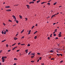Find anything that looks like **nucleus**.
I'll return each instance as SVG.
<instances>
[{
  "instance_id": "obj_1",
  "label": "nucleus",
  "mask_w": 65,
  "mask_h": 65,
  "mask_svg": "<svg viewBox=\"0 0 65 65\" xmlns=\"http://www.w3.org/2000/svg\"><path fill=\"white\" fill-rule=\"evenodd\" d=\"M26 6H27V8L29 9L30 8V6L28 5H26Z\"/></svg>"
},
{
  "instance_id": "obj_2",
  "label": "nucleus",
  "mask_w": 65,
  "mask_h": 65,
  "mask_svg": "<svg viewBox=\"0 0 65 65\" xmlns=\"http://www.w3.org/2000/svg\"><path fill=\"white\" fill-rule=\"evenodd\" d=\"M7 58V57L5 56V57H3L2 58H3V59H5V58Z\"/></svg>"
},
{
  "instance_id": "obj_3",
  "label": "nucleus",
  "mask_w": 65,
  "mask_h": 65,
  "mask_svg": "<svg viewBox=\"0 0 65 65\" xmlns=\"http://www.w3.org/2000/svg\"><path fill=\"white\" fill-rule=\"evenodd\" d=\"M11 10L10 9H8L7 10V11H11Z\"/></svg>"
},
{
  "instance_id": "obj_4",
  "label": "nucleus",
  "mask_w": 65,
  "mask_h": 65,
  "mask_svg": "<svg viewBox=\"0 0 65 65\" xmlns=\"http://www.w3.org/2000/svg\"><path fill=\"white\" fill-rule=\"evenodd\" d=\"M12 17H13V19H15V17L14 15H13Z\"/></svg>"
},
{
  "instance_id": "obj_5",
  "label": "nucleus",
  "mask_w": 65,
  "mask_h": 65,
  "mask_svg": "<svg viewBox=\"0 0 65 65\" xmlns=\"http://www.w3.org/2000/svg\"><path fill=\"white\" fill-rule=\"evenodd\" d=\"M14 39L15 40H17V39H18V38H17L16 37H15V38H14Z\"/></svg>"
},
{
  "instance_id": "obj_6",
  "label": "nucleus",
  "mask_w": 65,
  "mask_h": 65,
  "mask_svg": "<svg viewBox=\"0 0 65 65\" xmlns=\"http://www.w3.org/2000/svg\"><path fill=\"white\" fill-rule=\"evenodd\" d=\"M9 7H10L9 6H5V8H9Z\"/></svg>"
},
{
  "instance_id": "obj_7",
  "label": "nucleus",
  "mask_w": 65,
  "mask_h": 65,
  "mask_svg": "<svg viewBox=\"0 0 65 65\" xmlns=\"http://www.w3.org/2000/svg\"><path fill=\"white\" fill-rule=\"evenodd\" d=\"M19 16L20 17V19H22V16H21V15H19Z\"/></svg>"
},
{
  "instance_id": "obj_8",
  "label": "nucleus",
  "mask_w": 65,
  "mask_h": 65,
  "mask_svg": "<svg viewBox=\"0 0 65 65\" xmlns=\"http://www.w3.org/2000/svg\"><path fill=\"white\" fill-rule=\"evenodd\" d=\"M46 3V2H43L41 3V4H44V3Z\"/></svg>"
},
{
  "instance_id": "obj_9",
  "label": "nucleus",
  "mask_w": 65,
  "mask_h": 65,
  "mask_svg": "<svg viewBox=\"0 0 65 65\" xmlns=\"http://www.w3.org/2000/svg\"><path fill=\"white\" fill-rule=\"evenodd\" d=\"M57 2H55V3H54V5H56V4H57Z\"/></svg>"
},
{
  "instance_id": "obj_10",
  "label": "nucleus",
  "mask_w": 65,
  "mask_h": 65,
  "mask_svg": "<svg viewBox=\"0 0 65 65\" xmlns=\"http://www.w3.org/2000/svg\"><path fill=\"white\" fill-rule=\"evenodd\" d=\"M6 41V40H3L2 41V42H4V41Z\"/></svg>"
},
{
  "instance_id": "obj_11",
  "label": "nucleus",
  "mask_w": 65,
  "mask_h": 65,
  "mask_svg": "<svg viewBox=\"0 0 65 65\" xmlns=\"http://www.w3.org/2000/svg\"><path fill=\"white\" fill-rule=\"evenodd\" d=\"M24 31V30L23 29L21 32V33H23V31Z\"/></svg>"
},
{
  "instance_id": "obj_12",
  "label": "nucleus",
  "mask_w": 65,
  "mask_h": 65,
  "mask_svg": "<svg viewBox=\"0 0 65 65\" xmlns=\"http://www.w3.org/2000/svg\"><path fill=\"white\" fill-rule=\"evenodd\" d=\"M31 52H32L31 51H30L29 52L28 54V55H30V54H31Z\"/></svg>"
},
{
  "instance_id": "obj_13",
  "label": "nucleus",
  "mask_w": 65,
  "mask_h": 65,
  "mask_svg": "<svg viewBox=\"0 0 65 65\" xmlns=\"http://www.w3.org/2000/svg\"><path fill=\"white\" fill-rule=\"evenodd\" d=\"M36 38H37V36H35V37L34 39H36Z\"/></svg>"
},
{
  "instance_id": "obj_14",
  "label": "nucleus",
  "mask_w": 65,
  "mask_h": 65,
  "mask_svg": "<svg viewBox=\"0 0 65 65\" xmlns=\"http://www.w3.org/2000/svg\"><path fill=\"white\" fill-rule=\"evenodd\" d=\"M16 23H17V24L18 23V22H19V21H18V20H16Z\"/></svg>"
},
{
  "instance_id": "obj_15",
  "label": "nucleus",
  "mask_w": 65,
  "mask_h": 65,
  "mask_svg": "<svg viewBox=\"0 0 65 65\" xmlns=\"http://www.w3.org/2000/svg\"><path fill=\"white\" fill-rule=\"evenodd\" d=\"M40 1V0H38V1H37V3H38V2H39Z\"/></svg>"
},
{
  "instance_id": "obj_16",
  "label": "nucleus",
  "mask_w": 65,
  "mask_h": 65,
  "mask_svg": "<svg viewBox=\"0 0 65 65\" xmlns=\"http://www.w3.org/2000/svg\"><path fill=\"white\" fill-rule=\"evenodd\" d=\"M30 46V44H28L27 45V46Z\"/></svg>"
},
{
  "instance_id": "obj_17",
  "label": "nucleus",
  "mask_w": 65,
  "mask_h": 65,
  "mask_svg": "<svg viewBox=\"0 0 65 65\" xmlns=\"http://www.w3.org/2000/svg\"><path fill=\"white\" fill-rule=\"evenodd\" d=\"M50 53H53V50H51L50 51Z\"/></svg>"
},
{
  "instance_id": "obj_18",
  "label": "nucleus",
  "mask_w": 65,
  "mask_h": 65,
  "mask_svg": "<svg viewBox=\"0 0 65 65\" xmlns=\"http://www.w3.org/2000/svg\"><path fill=\"white\" fill-rule=\"evenodd\" d=\"M4 34H6V31H5L4 32Z\"/></svg>"
},
{
  "instance_id": "obj_19",
  "label": "nucleus",
  "mask_w": 65,
  "mask_h": 65,
  "mask_svg": "<svg viewBox=\"0 0 65 65\" xmlns=\"http://www.w3.org/2000/svg\"><path fill=\"white\" fill-rule=\"evenodd\" d=\"M37 31H36L35 32H34V34H36V33H37Z\"/></svg>"
},
{
  "instance_id": "obj_20",
  "label": "nucleus",
  "mask_w": 65,
  "mask_h": 65,
  "mask_svg": "<svg viewBox=\"0 0 65 65\" xmlns=\"http://www.w3.org/2000/svg\"><path fill=\"white\" fill-rule=\"evenodd\" d=\"M15 44H16V43H15V44H13V45H12V46H14Z\"/></svg>"
},
{
  "instance_id": "obj_21",
  "label": "nucleus",
  "mask_w": 65,
  "mask_h": 65,
  "mask_svg": "<svg viewBox=\"0 0 65 65\" xmlns=\"http://www.w3.org/2000/svg\"><path fill=\"white\" fill-rule=\"evenodd\" d=\"M9 22H12V21H11V20H9Z\"/></svg>"
},
{
  "instance_id": "obj_22",
  "label": "nucleus",
  "mask_w": 65,
  "mask_h": 65,
  "mask_svg": "<svg viewBox=\"0 0 65 65\" xmlns=\"http://www.w3.org/2000/svg\"><path fill=\"white\" fill-rule=\"evenodd\" d=\"M14 59V60H18V59H17L16 58H15Z\"/></svg>"
},
{
  "instance_id": "obj_23",
  "label": "nucleus",
  "mask_w": 65,
  "mask_h": 65,
  "mask_svg": "<svg viewBox=\"0 0 65 65\" xmlns=\"http://www.w3.org/2000/svg\"><path fill=\"white\" fill-rule=\"evenodd\" d=\"M2 60H3L4 61H5V60L4 59V58H2Z\"/></svg>"
},
{
  "instance_id": "obj_24",
  "label": "nucleus",
  "mask_w": 65,
  "mask_h": 65,
  "mask_svg": "<svg viewBox=\"0 0 65 65\" xmlns=\"http://www.w3.org/2000/svg\"><path fill=\"white\" fill-rule=\"evenodd\" d=\"M28 49L26 50L25 51V52H28Z\"/></svg>"
},
{
  "instance_id": "obj_25",
  "label": "nucleus",
  "mask_w": 65,
  "mask_h": 65,
  "mask_svg": "<svg viewBox=\"0 0 65 65\" xmlns=\"http://www.w3.org/2000/svg\"><path fill=\"white\" fill-rule=\"evenodd\" d=\"M31 62L32 63H33V62H34V61H31Z\"/></svg>"
},
{
  "instance_id": "obj_26",
  "label": "nucleus",
  "mask_w": 65,
  "mask_h": 65,
  "mask_svg": "<svg viewBox=\"0 0 65 65\" xmlns=\"http://www.w3.org/2000/svg\"><path fill=\"white\" fill-rule=\"evenodd\" d=\"M53 35L54 36H56V34H55Z\"/></svg>"
},
{
  "instance_id": "obj_27",
  "label": "nucleus",
  "mask_w": 65,
  "mask_h": 65,
  "mask_svg": "<svg viewBox=\"0 0 65 65\" xmlns=\"http://www.w3.org/2000/svg\"><path fill=\"white\" fill-rule=\"evenodd\" d=\"M2 33L3 34H4V32H3V31H2Z\"/></svg>"
},
{
  "instance_id": "obj_28",
  "label": "nucleus",
  "mask_w": 65,
  "mask_h": 65,
  "mask_svg": "<svg viewBox=\"0 0 65 65\" xmlns=\"http://www.w3.org/2000/svg\"><path fill=\"white\" fill-rule=\"evenodd\" d=\"M21 45H25V44H22Z\"/></svg>"
},
{
  "instance_id": "obj_29",
  "label": "nucleus",
  "mask_w": 65,
  "mask_h": 65,
  "mask_svg": "<svg viewBox=\"0 0 65 65\" xmlns=\"http://www.w3.org/2000/svg\"><path fill=\"white\" fill-rule=\"evenodd\" d=\"M47 4H48V5H50V3H48Z\"/></svg>"
},
{
  "instance_id": "obj_30",
  "label": "nucleus",
  "mask_w": 65,
  "mask_h": 65,
  "mask_svg": "<svg viewBox=\"0 0 65 65\" xmlns=\"http://www.w3.org/2000/svg\"><path fill=\"white\" fill-rule=\"evenodd\" d=\"M63 62V61L62 60L60 62V63H62Z\"/></svg>"
},
{
  "instance_id": "obj_31",
  "label": "nucleus",
  "mask_w": 65,
  "mask_h": 65,
  "mask_svg": "<svg viewBox=\"0 0 65 65\" xmlns=\"http://www.w3.org/2000/svg\"><path fill=\"white\" fill-rule=\"evenodd\" d=\"M52 34H51L50 35V37H52Z\"/></svg>"
},
{
  "instance_id": "obj_32",
  "label": "nucleus",
  "mask_w": 65,
  "mask_h": 65,
  "mask_svg": "<svg viewBox=\"0 0 65 65\" xmlns=\"http://www.w3.org/2000/svg\"><path fill=\"white\" fill-rule=\"evenodd\" d=\"M32 55H33V56H35V53H34V54H32Z\"/></svg>"
},
{
  "instance_id": "obj_33",
  "label": "nucleus",
  "mask_w": 65,
  "mask_h": 65,
  "mask_svg": "<svg viewBox=\"0 0 65 65\" xmlns=\"http://www.w3.org/2000/svg\"><path fill=\"white\" fill-rule=\"evenodd\" d=\"M51 1H52V0H50L49 1H48V2H50Z\"/></svg>"
},
{
  "instance_id": "obj_34",
  "label": "nucleus",
  "mask_w": 65,
  "mask_h": 65,
  "mask_svg": "<svg viewBox=\"0 0 65 65\" xmlns=\"http://www.w3.org/2000/svg\"><path fill=\"white\" fill-rule=\"evenodd\" d=\"M47 39H49V40H50V37H48L47 38Z\"/></svg>"
},
{
  "instance_id": "obj_35",
  "label": "nucleus",
  "mask_w": 65,
  "mask_h": 65,
  "mask_svg": "<svg viewBox=\"0 0 65 65\" xmlns=\"http://www.w3.org/2000/svg\"><path fill=\"white\" fill-rule=\"evenodd\" d=\"M59 35L58 36V37H61V35Z\"/></svg>"
},
{
  "instance_id": "obj_36",
  "label": "nucleus",
  "mask_w": 65,
  "mask_h": 65,
  "mask_svg": "<svg viewBox=\"0 0 65 65\" xmlns=\"http://www.w3.org/2000/svg\"><path fill=\"white\" fill-rule=\"evenodd\" d=\"M57 29H56L55 30V32H57Z\"/></svg>"
},
{
  "instance_id": "obj_37",
  "label": "nucleus",
  "mask_w": 65,
  "mask_h": 65,
  "mask_svg": "<svg viewBox=\"0 0 65 65\" xmlns=\"http://www.w3.org/2000/svg\"><path fill=\"white\" fill-rule=\"evenodd\" d=\"M21 44V43H18V45H20V44Z\"/></svg>"
},
{
  "instance_id": "obj_38",
  "label": "nucleus",
  "mask_w": 65,
  "mask_h": 65,
  "mask_svg": "<svg viewBox=\"0 0 65 65\" xmlns=\"http://www.w3.org/2000/svg\"><path fill=\"white\" fill-rule=\"evenodd\" d=\"M15 49L14 47L12 49V50H15Z\"/></svg>"
},
{
  "instance_id": "obj_39",
  "label": "nucleus",
  "mask_w": 65,
  "mask_h": 65,
  "mask_svg": "<svg viewBox=\"0 0 65 65\" xmlns=\"http://www.w3.org/2000/svg\"><path fill=\"white\" fill-rule=\"evenodd\" d=\"M33 57H34V56H32L31 57V58H33Z\"/></svg>"
},
{
  "instance_id": "obj_40",
  "label": "nucleus",
  "mask_w": 65,
  "mask_h": 65,
  "mask_svg": "<svg viewBox=\"0 0 65 65\" xmlns=\"http://www.w3.org/2000/svg\"><path fill=\"white\" fill-rule=\"evenodd\" d=\"M25 19H26V20H28V19H27V18H25Z\"/></svg>"
},
{
  "instance_id": "obj_41",
  "label": "nucleus",
  "mask_w": 65,
  "mask_h": 65,
  "mask_svg": "<svg viewBox=\"0 0 65 65\" xmlns=\"http://www.w3.org/2000/svg\"><path fill=\"white\" fill-rule=\"evenodd\" d=\"M34 27V26H33L31 28L32 29H33Z\"/></svg>"
},
{
  "instance_id": "obj_42",
  "label": "nucleus",
  "mask_w": 65,
  "mask_h": 65,
  "mask_svg": "<svg viewBox=\"0 0 65 65\" xmlns=\"http://www.w3.org/2000/svg\"><path fill=\"white\" fill-rule=\"evenodd\" d=\"M6 46L7 47H8V44H7L6 45Z\"/></svg>"
},
{
  "instance_id": "obj_43",
  "label": "nucleus",
  "mask_w": 65,
  "mask_h": 65,
  "mask_svg": "<svg viewBox=\"0 0 65 65\" xmlns=\"http://www.w3.org/2000/svg\"><path fill=\"white\" fill-rule=\"evenodd\" d=\"M31 3H32V2H29V4H31Z\"/></svg>"
},
{
  "instance_id": "obj_44",
  "label": "nucleus",
  "mask_w": 65,
  "mask_h": 65,
  "mask_svg": "<svg viewBox=\"0 0 65 65\" xmlns=\"http://www.w3.org/2000/svg\"><path fill=\"white\" fill-rule=\"evenodd\" d=\"M10 50H8V52H10Z\"/></svg>"
},
{
  "instance_id": "obj_45",
  "label": "nucleus",
  "mask_w": 65,
  "mask_h": 65,
  "mask_svg": "<svg viewBox=\"0 0 65 65\" xmlns=\"http://www.w3.org/2000/svg\"><path fill=\"white\" fill-rule=\"evenodd\" d=\"M2 50H0V53H1V52H2Z\"/></svg>"
},
{
  "instance_id": "obj_46",
  "label": "nucleus",
  "mask_w": 65,
  "mask_h": 65,
  "mask_svg": "<svg viewBox=\"0 0 65 65\" xmlns=\"http://www.w3.org/2000/svg\"><path fill=\"white\" fill-rule=\"evenodd\" d=\"M19 51H20V50L17 51V52H19Z\"/></svg>"
},
{
  "instance_id": "obj_47",
  "label": "nucleus",
  "mask_w": 65,
  "mask_h": 65,
  "mask_svg": "<svg viewBox=\"0 0 65 65\" xmlns=\"http://www.w3.org/2000/svg\"><path fill=\"white\" fill-rule=\"evenodd\" d=\"M39 61V59H38V60H37V62H38Z\"/></svg>"
},
{
  "instance_id": "obj_48",
  "label": "nucleus",
  "mask_w": 65,
  "mask_h": 65,
  "mask_svg": "<svg viewBox=\"0 0 65 65\" xmlns=\"http://www.w3.org/2000/svg\"><path fill=\"white\" fill-rule=\"evenodd\" d=\"M37 54L39 55H40V53H37Z\"/></svg>"
},
{
  "instance_id": "obj_49",
  "label": "nucleus",
  "mask_w": 65,
  "mask_h": 65,
  "mask_svg": "<svg viewBox=\"0 0 65 65\" xmlns=\"http://www.w3.org/2000/svg\"><path fill=\"white\" fill-rule=\"evenodd\" d=\"M39 59H40V60H41V57H40L39 58Z\"/></svg>"
},
{
  "instance_id": "obj_50",
  "label": "nucleus",
  "mask_w": 65,
  "mask_h": 65,
  "mask_svg": "<svg viewBox=\"0 0 65 65\" xmlns=\"http://www.w3.org/2000/svg\"><path fill=\"white\" fill-rule=\"evenodd\" d=\"M52 16H53V17H56V16L55 15V14L53 15Z\"/></svg>"
},
{
  "instance_id": "obj_51",
  "label": "nucleus",
  "mask_w": 65,
  "mask_h": 65,
  "mask_svg": "<svg viewBox=\"0 0 65 65\" xmlns=\"http://www.w3.org/2000/svg\"><path fill=\"white\" fill-rule=\"evenodd\" d=\"M3 25H4V26H5V24L4 23H3Z\"/></svg>"
},
{
  "instance_id": "obj_52",
  "label": "nucleus",
  "mask_w": 65,
  "mask_h": 65,
  "mask_svg": "<svg viewBox=\"0 0 65 65\" xmlns=\"http://www.w3.org/2000/svg\"><path fill=\"white\" fill-rule=\"evenodd\" d=\"M61 34H62V33H60L58 35H61Z\"/></svg>"
},
{
  "instance_id": "obj_53",
  "label": "nucleus",
  "mask_w": 65,
  "mask_h": 65,
  "mask_svg": "<svg viewBox=\"0 0 65 65\" xmlns=\"http://www.w3.org/2000/svg\"><path fill=\"white\" fill-rule=\"evenodd\" d=\"M6 32H8V30L6 29Z\"/></svg>"
},
{
  "instance_id": "obj_54",
  "label": "nucleus",
  "mask_w": 65,
  "mask_h": 65,
  "mask_svg": "<svg viewBox=\"0 0 65 65\" xmlns=\"http://www.w3.org/2000/svg\"><path fill=\"white\" fill-rule=\"evenodd\" d=\"M51 60H55V59H54V58H51Z\"/></svg>"
},
{
  "instance_id": "obj_55",
  "label": "nucleus",
  "mask_w": 65,
  "mask_h": 65,
  "mask_svg": "<svg viewBox=\"0 0 65 65\" xmlns=\"http://www.w3.org/2000/svg\"><path fill=\"white\" fill-rule=\"evenodd\" d=\"M18 34H17L16 35V36H18Z\"/></svg>"
},
{
  "instance_id": "obj_56",
  "label": "nucleus",
  "mask_w": 65,
  "mask_h": 65,
  "mask_svg": "<svg viewBox=\"0 0 65 65\" xmlns=\"http://www.w3.org/2000/svg\"><path fill=\"white\" fill-rule=\"evenodd\" d=\"M58 39V37H56V38H55V39Z\"/></svg>"
},
{
  "instance_id": "obj_57",
  "label": "nucleus",
  "mask_w": 65,
  "mask_h": 65,
  "mask_svg": "<svg viewBox=\"0 0 65 65\" xmlns=\"http://www.w3.org/2000/svg\"><path fill=\"white\" fill-rule=\"evenodd\" d=\"M17 64V63H14L13 64L14 65H16V64Z\"/></svg>"
},
{
  "instance_id": "obj_58",
  "label": "nucleus",
  "mask_w": 65,
  "mask_h": 65,
  "mask_svg": "<svg viewBox=\"0 0 65 65\" xmlns=\"http://www.w3.org/2000/svg\"><path fill=\"white\" fill-rule=\"evenodd\" d=\"M41 65H44V63H41Z\"/></svg>"
},
{
  "instance_id": "obj_59",
  "label": "nucleus",
  "mask_w": 65,
  "mask_h": 65,
  "mask_svg": "<svg viewBox=\"0 0 65 65\" xmlns=\"http://www.w3.org/2000/svg\"><path fill=\"white\" fill-rule=\"evenodd\" d=\"M24 36H23L22 37V38H24Z\"/></svg>"
},
{
  "instance_id": "obj_60",
  "label": "nucleus",
  "mask_w": 65,
  "mask_h": 65,
  "mask_svg": "<svg viewBox=\"0 0 65 65\" xmlns=\"http://www.w3.org/2000/svg\"><path fill=\"white\" fill-rule=\"evenodd\" d=\"M32 2V3H33V4L34 3V2Z\"/></svg>"
},
{
  "instance_id": "obj_61",
  "label": "nucleus",
  "mask_w": 65,
  "mask_h": 65,
  "mask_svg": "<svg viewBox=\"0 0 65 65\" xmlns=\"http://www.w3.org/2000/svg\"><path fill=\"white\" fill-rule=\"evenodd\" d=\"M56 24V23H54L53 24V25H55Z\"/></svg>"
},
{
  "instance_id": "obj_62",
  "label": "nucleus",
  "mask_w": 65,
  "mask_h": 65,
  "mask_svg": "<svg viewBox=\"0 0 65 65\" xmlns=\"http://www.w3.org/2000/svg\"><path fill=\"white\" fill-rule=\"evenodd\" d=\"M31 31V30H30L29 31V32H30Z\"/></svg>"
},
{
  "instance_id": "obj_63",
  "label": "nucleus",
  "mask_w": 65,
  "mask_h": 65,
  "mask_svg": "<svg viewBox=\"0 0 65 65\" xmlns=\"http://www.w3.org/2000/svg\"><path fill=\"white\" fill-rule=\"evenodd\" d=\"M33 1H36V0H33Z\"/></svg>"
},
{
  "instance_id": "obj_64",
  "label": "nucleus",
  "mask_w": 65,
  "mask_h": 65,
  "mask_svg": "<svg viewBox=\"0 0 65 65\" xmlns=\"http://www.w3.org/2000/svg\"><path fill=\"white\" fill-rule=\"evenodd\" d=\"M36 26H37V24H36Z\"/></svg>"
}]
</instances>
